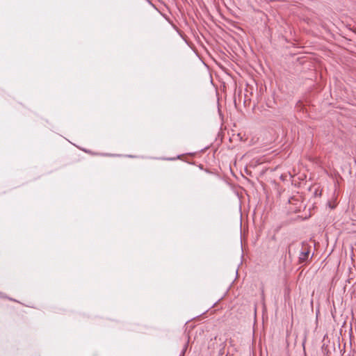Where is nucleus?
Masks as SVG:
<instances>
[{"label":"nucleus","mask_w":356,"mask_h":356,"mask_svg":"<svg viewBox=\"0 0 356 356\" xmlns=\"http://www.w3.org/2000/svg\"><path fill=\"white\" fill-rule=\"evenodd\" d=\"M296 246H298V244L295 243H291L289 245V248H288V254H289V257H291V255H292V252H291V250H292V248L293 247H296Z\"/></svg>","instance_id":"f03ea898"},{"label":"nucleus","mask_w":356,"mask_h":356,"mask_svg":"<svg viewBox=\"0 0 356 356\" xmlns=\"http://www.w3.org/2000/svg\"><path fill=\"white\" fill-rule=\"evenodd\" d=\"M175 159L174 158H171V159H168V160H175Z\"/></svg>","instance_id":"7ed1b4c3"},{"label":"nucleus","mask_w":356,"mask_h":356,"mask_svg":"<svg viewBox=\"0 0 356 356\" xmlns=\"http://www.w3.org/2000/svg\"><path fill=\"white\" fill-rule=\"evenodd\" d=\"M310 252V246L307 243H302V248L298 257L299 263L302 264L307 260Z\"/></svg>","instance_id":"f257e3e1"}]
</instances>
